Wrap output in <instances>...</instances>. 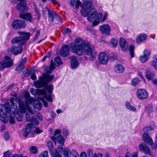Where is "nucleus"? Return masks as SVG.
I'll return each instance as SVG.
<instances>
[{
  "instance_id": "obj_36",
  "label": "nucleus",
  "mask_w": 157,
  "mask_h": 157,
  "mask_svg": "<svg viewBox=\"0 0 157 157\" xmlns=\"http://www.w3.org/2000/svg\"><path fill=\"white\" fill-rule=\"evenodd\" d=\"M70 150L68 148H65L64 151L63 152L64 157H70Z\"/></svg>"
},
{
  "instance_id": "obj_19",
  "label": "nucleus",
  "mask_w": 157,
  "mask_h": 157,
  "mask_svg": "<svg viewBox=\"0 0 157 157\" xmlns=\"http://www.w3.org/2000/svg\"><path fill=\"white\" fill-rule=\"evenodd\" d=\"M119 44L122 51L125 52L128 50V45L125 39L121 38L120 39Z\"/></svg>"
},
{
  "instance_id": "obj_38",
  "label": "nucleus",
  "mask_w": 157,
  "mask_h": 157,
  "mask_svg": "<svg viewBox=\"0 0 157 157\" xmlns=\"http://www.w3.org/2000/svg\"><path fill=\"white\" fill-rule=\"evenodd\" d=\"M134 47L132 45H130L129 46V51L131 57L133 58L134 57Z\"/></svg>"
},
{
  "instance_id": "obj_22",
  "label": "nucleus",
  "mask_w": 157,
  "mask_h": 157,
  "mask_svg": "<svg viewBox=\"0 0 157 157\" xmlns=\"http://www.w3.org/2000/svg\"><path fill=\"white\" fill-rule=\"evenodd\" d=\"M84 50L83 51L84 53L87 55H90L92 52H93V50L91 47L88 44L86 43L84 40V43H83Z\"/></svg>"
},
{
  "instance_id": "obj_63",
  "label": "nucleus",
  "mask_w": 157,
  "mask_h": 157,
  "mask_svg": "<svg viewBox=\"0 0 157 157\" xmlns=\"http://www.w3.org/2000/svg\"><path fill=\"white\" fill-rule=\"evenodd\" d=\"M27 60V59L26 57L24 58L21 61L20 64L22 66H24V64L26 63Z\"/></svg>"
},
{
  "instance_id": "obj_39",
  "label": "nucleus",
  "mask_w": 157,
  "mask_h": 157,
  "mask_svg": "<svg viewBox=\"0 0 157 157\" xmlns=\"http://www.w3.org/2000/svg\"><path fill=\"white\" fill-rule=\"evenodd\" d=\"M110 43L113 47L115 48L118 44V40L115 38H112L111 39Z\"/></svg>"
},
{
  "instance_id": "obj_52",
  "label": "nucleus",
  "mask_w": 157,
  "mask_h": 157,
  "mask_svg": "<svg viewBox=\"0 0 157 157\" xmlns=\"http://www.w3.org/2000/svg\"><path fill=\"white\" fill-rule=\"evenodd\" d=\"M3 155L4 157H11V154L9 150L4 152Z\"/></svg>"
},
{
  "instance_id": "obj_49",
  "label": "nucleus",
  "mask_w": 157,
  "mask_h": 157,
  "mask_svg": "<svg viewBox=\"0 0 157 157\" xmlns=\"http://www.w3.org/2000/svg\"><path fill=\"white\" fill-rule=\"evenodd\" d=\"M30 150L31 153L34 154H36L37 152L36 147L34 146H32L30 148Z\"/></svg>"
},
{
  "instance_id": "obj_33",
  "label": "nucleus",
  "mask_w": 157,
  "mask_h": 157,
  "mask_svg": "<svg viewBox=\"0 0 157 157\" xmlns=\"http://www.w3.org/2000/svg\"><path fill=\"white\" fill-rule=\"evenodd\" d=\"M125 108L129 110L135 111L136 110V108L132 106H131L130 103L128 102L127 101L126 102L125 104Z\"/></svg>"
},
{
  "instance_id": "obj_48",
  "label": "nucleus",
  "mask_w": 157,
  "mask_h": 157,
  "mask_svg": "<svg viewBox=\"0 0 157 157\" xmlns=\"http://www.w3.org/2000/svg\"><path fill=\"white\" fill-rule=\"evenodd\" d=\"M39 157H48V151H45L41 152Z\"/></svg>"
},
{
  "instance_id": "obj_15",
  "label": "nucleus",
  "mask_w": 157,
  "mask_h": 157,
  "mask_svg": "<svg viewBox=\"0 0 157 157\" xmlns=\"http://www.w3.org/2000/svg\"><path fill=\"white\" fill-rule=\"evenodd\" d=\"M16 8L17 10L20 12V13H23V12L27 11L25 1L20 2L17 5Z\"/></svg>"
},
{
  "instance_id": "obj_32",
  "label": "nucleus",
  "mask_w": 157,
  "mask_h": 157,
  "mask_svg": "<svg viewBox=\"0 0 157 157\" xmlns=\"http://www.w3.org/2000/svg\"><path fill=\"white\" fill-rule=\"evenodd\" d=\"M55 65L56 67H59L63 64V62L59 56H57L54 59Z\"/></svg>"
},
{
  "instance_id": "obj_35",
  "label": "nucleus",
  "mask_w": 157,
  "mask_h": 157,
  "mask_svg": "<svg viewBox=\"0 0 157 157\" xmlns=\"http://www.w3.org/2000/svg\"><path fill=\"white\" fill-rule=\"evenodd\" d=\"M140 83V81L138 78H133L131 81V84L132 86H136L139 85Z\"/></svg>"
},
{
  "instance_id": "obj_24",
  "label": "nucleus",
  "mask_w": 157,
  "mask_h": 157,
  "mask_svg": "<svg viewBox=\"0 0 157 157\" xmlns=\"http://www.w3.org/2000/svg\"><path fill=\"white\" fill-rule=\"evenodd\" d=\"M145 77L148 80L150 81L152 80L155 77V74L149 69H147L145 71Z\"/></svg>"
},
{
  "instance_id": "obj_12",
  "label": "nucleus",
  "mask_w": 157,
  "mask_h": 157,
  "mask_svg": "<svg viewBox=\"0 0 157 157\" xmlns=\"http://www.w3.org/2000/svg\"><path fill=\"white\" fill-rule=\"evenodd\" d=\"M151 52L150 49H145L143 52L144 55L140 57V60L143 63L147 62L149 59Z\"/></svg>"
},
{
  "instance_id": "obj_57",
  "label": "nucleus",
  "mask_w": 157,
  "mask_h": 157,
  "mask_svg": "<svg viewBox=\"0 0 157 157\" xmlns=\"http://www.w3.org/2000/svg\"><path fill=\"white\" fill-rule=\"evenodd\" d=\"M25 117H26V120L27 121H31V119L29 116V113H25Z\"/></svg>"
},
{
  "instance_id": "obj_31",
  "label": "nucleus",
  "mask_w": 157,
  "mask_h": 157,
  "mask_svg": "<svg viewBox=\"0 0 157 157\" xmlns=\"http://www.w3.org/2000/svg\"><path fill=\"white\" fill-rule=\"evenodd\" d=\"M57 141L58 143L63 145L65 141V139L63 136L59 135L57 136Z\"/></svg>"
},
{
  "instance_id": "obj_2",
  "label": "nucleus",
  "mask_w": 157,
  "mask_h": 157,
  "mask_svg": "<svg viewBox=\"0 0 157 157\" xmlns=\"http://www.w3.org/2000/svg\"><path fill=\"white\" fill-rule=\"evenodd\" d=\"M53 70L48 68L46 70V73L39 77V79L34 82L35 86L37 88H41L47 86L48 83L51 82L54 78V75H50Z\"/></svg>"
},
{
  "instance_id": "obj_59",
  "label": "nucleus",
  "mask_w": 157,
  "mask_h": 157,
  "mask_svg": "<svg viewBox=\"0 0 157 157\" xmlns=\"http://www.w3.org/2000/svg\"><path fill=\"white\" fill-rule=\"evenodd\" d=\"M61 131L59 129H56L55 130L54 135L56 136L57 135L59 134L60 135L61 134Z\"/></svg>"
},
{
  "instance_id": "obj_50",
  "label": "nucleus",
  "mask_w": 157,
  "mask_h": 157,
  "mask_svg": "<svg viewBox=\"0 0 157 157\" xmlns=\"http://www.w3.org/2000/svg\"><path fill=\"white\" fill-rule=\"evenodd\" d=\"M71 33V30L69 28H67L64 30L63 32V35H65L66 34H69Z\"/></svg>"
},
{
  "instance_id": "obj_51",
  "label": "nucleus",
  "mask_w": 157,
  "mask_h": 157,
  "mask_svg": "<svg viewBox=\"0 0 157 157\" xmlns=\"http://www.w3.org/2000/svg\"><path fill=\"white\" fill-rule=\"evenodd\" d=\"M102 14L101 13H98V14L96 13V18L99 20L100 21L102 18Z\"/></svg>"
},
{
  "instance_id": "obj_53",
  "label": "nucleus",
  "mask_w": 157,
  "mask_h": 157,
  "mask_svg": "<svg viewBox=\"0 0 157 157\" xmlns=\"http://www.w3.org/2000/svg\"><path fill=\"white\" fill-rule=\"evenodd\" d=\"M117 57L116 56L113 54H111L110 56V60L111 62H113L116 59Z\"/></svg>"
},
{
  "instance_id": "obj_18",
  "label": "nucleus",
  "mask_w": 157,
  "mask_h": 157,
  "mask_svg": "<svg viewBox=\"0 0 157 157\" xmlns=\"http://www.w3.org/2000/svg\"><path fill=\"white\" fill-rule=\"evenodd\" d=\"M34 125L33 123L30 122L27 124L23 133V136L25 137H26L30 132L32 128H34Z\"/></svg>"
},
{
  "instance_id": "obj_20",
  "label": "nucleus",
  "mask_w": 157,
  "mask_h": 157,
  "mask_svg": "<svg viewBox=\"0 0 157 157\" xmlns=\"http://www.w3.org/2000/svg\"><path fill=\"white\" fill-rule=\"evenodd\" d=\"M71 61V67L73 69L76 68L78 66L79 62L77 60L76 57L75 56H72L70 57Z\"/></svg>"
},
{
  "instance_id": "obj_54",
  "label": "nucleus",
  "mask_w": 157,
  "mask_h": 157,
  "mask_svg": "<svg viewBox=\"0 0 157 157\" xmlns=\"http://www.w3.org/2000/svg\"><path fill=\"white\" fill-rule=\"evenodd\" d=\"M62 132L63 134L65 137L68 136L69 133V131L65 129H63Z\"/></svg>"
},
{
  "instance_id": "obj_16",
  "label": "nucleus",
  "mask_w": 157,
  "mask_h": 157,
  "mask_svg": "<svg viewBox=\"0 0 157 157\" xmlns=\"http://www.w3.org/2000/svg\"><path fill=\"white\" fill-rule=\"evenodd\" d=\"M139 148L141 152L145 154L150 155L151 154L150 150L148 146L145 143H142L139 145Z\"/></svg>"
},
{
  "instance_id": "obj_11",
  "label": "nucleus",
  "mask_w": 157,
  "mask_h": 157,
  "mask_svg": "<svg viewBox=\"0 0 157 157\" xmlns=\"http://www.w3.org/2000/svg\"><path fill=\"white\" fill-rule=\"evenodd\" d=\"M136 94L138 98L142 100L146 99L148 97L149 95L147 90L143 89L138 90L136 92Z\"/></svg>"
},
{
  "instance_id": "obj_5",
  "label": "nucleus",
  "mask_w": 157,
  "mask_h": 157,
  "mask_svg": "<svg viewBox=\"0 0 157 157\" xmlns=\"http://www.w3.org/2000/svg\"><path fill=\"white\" fill-rule=\"evenodd\" d=\"M20 36L16 37L12 39L11 43L12 44L17 43L18 44L22 45L24 44L26 40L29 39L30 37V34L28 33L22 32L21 31L18 32Z\"/></svg>"
},
{
  "instance_id": "obj_43",
  "label": "nucleus",
  "mask_w": 157,
  "mask_h": 157,
  "mask_svg": "<svg viewBox=\"0 0 157 157\" xmlns=\"http://www.w3.org/2000/svg\"><path fill=\"white\" fill-rule=\"evenodd\" d=\"M25 68L24 66H22L19 64L15 68V71H19V72H21Z\"/></svg>"
},
{
  "instance_id": "obj_60",
  "label": "nucleus",
  "mask_w": 157,
  "mask_h": 157,
  "mask_svg": "<svg viewBox=\"0 0 157 157\" xmlns=\"http://www.w3.org/2000/svg\"><path fill=\"white\" fill-rule=\"evenodd\" d=\"M36 116L39 120L40 121H42L43 120L42 115L40 113H37L36 114Z\"/></svg>"
},
{
  "instance_id": "obj_21",
  "label": "nucleus",
  "mask_w": 157,
  "mask_h": 157,
  "mask_svg": "<svg viewBox=\"0 0 157 157\" xmlns=\"http://www.w3.org/2000/svg\"><path fill=\"white\" fill-rule=\"evenodd\" d=\"M20 17L22 19L31 22L32 21V16L30 13H20L19 14Z\"/></svg>"
},
{
  "instance_id": "obj_30",
  "label": "nucleus",
  "mask_w": 157,
  "mask_h": 157,
  "mask_svg": "<svg viewBox=\"0 0 157 157\" xmlns=\"http://www.w3.org/2000/svg\"><path fill=\"white\" fill-rule=\"evenodd\" d=\"M88 155L89 157H103V155L101 153H99L98 155L96 153L94 154L93 156V153L92 150L91 149H88L87 150Z\"/></svg>"
},
{
  "instance_id": "obj_28",
  "label": "nucleus",
  "mask_w": 157,
  "mask_h": 157,
  "mask_svg": "<svg viewBox=\"0 0 157 157\" xmlns=\"http://www.w3.org/2000/svg\"><path fill=\"white\" fill-rule=\"evenodd\" d=\"M97 10L95 8H93L90 10L89 17L87 19L89 21H91L90 19H92L94 18L95 16L97 13Z\"/></svg>"
},
{
  "instance_id": "obj_23",
  "label": "nucleus",
  "mask_w": 157,
  "mask_h": 157,
  "mask_svg": "<svg viewBox=\"0 0 157 157\" xmlns=\"http://www.w3.org/2000/svg\"><path fill=\"white\" fill-rule=\"evenodd\" d=\"M46 9L48 11V14L49 21H53L54 17H55L57 13L53 10H50L48 7H46Z\"/></svg>"
},
{
  "instance_id": "obj_13",
  "label": "nucleus",
  "mask_w": 157,
  "mask_h": 157,
  "mask_svg": "<svg viewBox=\"0 0 157 157\" xmlns=\"http://www.w3.org/2000/svg\"><path fill=\"white\" fill-rule=\"evenodd\" d=\"M99 29L102 34L105 35H109L111 30L110 26L108 24H105L99 27Z\"/></svg>"
},
{
  "instance_id": "obj_46",
  "label": "nucleus",
  "mask_w": 157,
  "mask_h": 157,
  "mask_svg": "<svg viewBox=\"0 0 157 157\" xmlns=\"http://www.w3.org/2000/svg\"><path fill=\"white\" fill-rule=\"evenodd\" d=\"M70 154L73 157H78L79 154L75 150H72L70 151Z\"/></svg>"
},
{
  "instance_id": "obj_25",
  "label": "nucleus",
  "mask_w": 157,
  "mask_h": 157,
  "mask_svg": "<svg viewBox=\"0 0 157 157\" xmlns=\"http://www.w3.org/2000/svg\"><path fill=\"white\" fill-rule=\"evenodd\" d=\"M142 138L144 141L147 144H151L153 143L152 140L148 133H144Z\"/></svg>"
},
{
  "instance_id": "obj_27",
  "label": "nucleus",
  "mask_w": 157,
  "mask_h": 157,
  "mask_svg": "<svg viewBox=\"0 0 157 157\" xmlns=\"http://www.w3.org/2000/svg\"><path fill=\"white\" fill-rule=\"evenodd\" d=\"M114 71L117 73H122L124 71V67L121 64H117L113 68Z\"/></svg>"
},
{
  "instance_id": "obj_56",
  "label": "nucleus",
  "mask_w": 157,
  "mask_h": 157,
  "mask_svg": "<svg viewBox=\"0 0 157 157\" xmlns=\"http://www.w3.org/2000/svg\"><path fill=\"white\" fill-rule=\"evenodd\" d=\"M36 106L38 110H40L41 109L42 107V105L41 103L39 102L36 105Z\"/></svg>"
},
{
  "instance_id": "obj_47",
  "label": "nucleus",
  "mask_w": 157,
  "mask_h": 157,
  "mask_svg": "<svg viewBox=\"0 0 157 157\" xmlns=\"http://www.w3.org/2000/svg\"><path fill=\"white\" fill-rule=\"evenodd\" d=\"M144 133H149L150 131L152 130V128L151 127H145L144 128Z\"/></svg>"
},
{
  "instance_id": "obj_41",
  "label": "nucleus",
  "mask_w": 157,
  "mask_h": 157,
  "mask_svg": "<svg viewBox=\"0 0 157 157\" xmlns=\"http://www.w3.org/2000/svg\"><path fill=\"white\" fill-rule=\"evenodd\" d=\"M86 30L89 31L90 33L93 36H95L96 35V30L94 29H90L88 27H86Z\"/></svg>"
},
{
  "instance_id": "obj_40",
  "label": "nucleus",
  "mask_w": 157,
  "mask_h": 157,
  "mask_svg": "<svg viewBox=\"0 0 157 157\" xmlns=\"http://www.w3.org/2000/svg\"><path fill=\"white\" fill-rule=\"evenodd\" d=\"M31 101L30 100H25V104L27 107L28 108V110L29 112L32 114H34L33 112L31 111L29 107V105L31 103Z\"/></svg>"
},
{
  "instance_id": "obj_44",
  "label": "nucleus",
  "mask_w": 157,
  "mask_h": 157,
  "mask_svg": "<svg viewBox=\"0 0 157 157\" xmlns=\"http://www.w3.org/2000/svg\"><path fill=\"white\" fill-rule=\"evenodd\" d=\"M31 121L32 123L34 122L35 124L36 125H38L39 124L38 121L34 116L32 117L31 119Z\"/></svg>"
},
{
  "instance_id": "obj_6",
  "label": "nucleus",
  "mask_w": 157,
  "mask_h": 157,
  "mask_svg": "<svg viewBox=\"0 0 157 157\" xmlns=\"http://www.w3.org/2000/svg\"><path fill=\"white\" fill-rule=\"evenodd\" d=\"M1 106L2 108L0 109V115L1 117L0 119L4 123H6V121L5 118L7 117V113H10L11 111L10 104L9 102H6Z\"/></svg>"
},
{
  "instance_id": "obj_8",
  "label": "nucleus",
  "mask_w": 157,
  "mask_h": 157,
  "mask_svg": "<svg viewBox=\"0 0 157 157\" xmlns=\"http://www.w3.org/2000/svg\"><path fill=\"white\" fill-rule=\"evenodd\" d=\"M13 64L12 59L8 56H6L4 59L0 63V69L2 70L5 68L11 67Z\"/></svg>"
},
{
  "instance_id": "obj_14",
  "label": "nucleus",
  "mask_w": 157,
  "mask_h": 157,
  "mask_svg": "<svg viewBox=\"0 0 157 157\" xmlns=\"http://www.w3.org/2000/svg\"><path fill=\"white\" fill-rule=\"evenodd\" d=\"M69 45L68 44H64L61 48L60 54L61 56L65 57L69 55Z\"/></svg>"
},
{
  "instance_id": "obj_1",
  "label": "nucleus",
  "mask_w": 157,
  "mask_h": 157,
  "mask_svg": "<svg viewBox=\"0 0 157 157\" xmlns=\"http://www.w3.org/2000/svg\"><path fill=\"white\" fill-rule=\"evenodd\" d=\"M18 102L19 104V112L21 113H24L25 111V108L24 101L20 98H11L10 101L11 104L10 106L11 109V111L10 112V123L13 124L15 123L14 117L17 111V106L14 101Z\"/></svg>"
},
{
  "instance_id": "obj_42",
  "label": "nucleus",
  "mask_w": 157,
  "mask_h": 157,
  "mask_svg": "<svg viewBox=\"0 0 157 157\" xmlns=\"http://www.w3.org/2000/svg\"><path fill=\"white\" fill-rule=\"evenodd\" d=\"M52 157H62L61 155L57 151L51 153Z\"/></svg>"
},
{
  "instance_id": "obj_45",
  "label": "nucleus",
  "mask_w": 157,
  "mask_h": 157,
  "mask_svg": "<svg viewBox=\"0 0 157 157\" xmlns=\"http://www.w3.org/2000/svg\"><path fill=\"white\" fill-rule=\"evenodd\" d=\"M90 59L91 61H93L95 60L96 57V53L95 52H93L90 55Z\"/></svg>"
},
{
  "instance_id": "obj_17",
  "label": "nucleus",
  "mask_w": 157,
  "mask_h": 157,
  "mask_svg": "<svg viewBox=\"0 0 157 157\" xmlns=\"http://www.w3.org/2000/svg\"><path fill=\"white\" fill-rule=\"evenodd\" d=\"M22 50V47L20 46H13L9 49L10 51L15 55L21 54Z\"/></svg>"
},
{
  "instance_id": "obj_29",
  "label": "nucleus",
  "mask_w": 157,
  "mask_h": 157,
  "mask_svg": "<svg viewBox=\"0 0 157 157\" xmlns=\"http://www.w3.org/2000/svg\"><path fill=\"white\" fill-rule=\"evenodd\" d=\"M70 4L71 6L72 7L75 6V7L76 9H78L82 4L79 0H71Z\"/></svg>"
},
{
  "instance_id": "obj_7",
  "label": "nucleus",
  "mask_w": 157,
  "mask_h": 157,
  "mask_svg": "<svg viewBox=\"0 0 157 157\" xmlns=\"http://www.w3.org/2000/svg\"><path fill=\"white\" fill-rule=\"evenodd\" d=\"M83 3L80 6L82 9L80 11L82 15L84 17H88L89 12V9L92 6V0H83Z\"/></svg>"
},
{
  "instance_id": "obj_34",
  "label": "nucleus",
  "mask_w": 157,
  "mask_h": 157,
  "mask_svg": "<svg viewBox=\"0 0 157 157\" xmlns=\"http://www.w3.org/2000/svg\"><path fill=\"white\" fill-rule=\"evenodd\" d=\"M151 66L155 70H157V57L153 59L151 62Z\"/></svg>"
},
{
  "instance_id": "obj_55",
  "label": "nucleus",
  "mask_w": 157,
  "mask_h": 157,
  "mask_svg": "<svg viewBox=\"0 0 157 157\" xmlns=\"http://www.w3.org/2000/svg\"><path fill=\"white\" fill-rule=\"evenodd\" d=\"M63 145L60 144V145H59L58 147V150L59 152L61 153H62L64 151V150L63 147Z\"/></svg>"
},
{
  "instance_id": "obj_3",
  "label": "nucleus",
  "mask_w": 157,
  "mask_h": 157,
  "mask_svg": "<svg viewBox=\"0 0 157 157\" xmlns=\"http://www.w3.org/2000/svg\"><path fill=\"white\" fill-rule=\"evenodd\" d=\"M44 88L40 90L35 89L32 88L30 89V93L34 95H43V97L47 100L50 102H52V87L51 85H48L44 87Z\"/></svg>"
},
{
  "instance_id": "obj_58",
  "label": "nucleus",
  "mask_w": 157,
  "mask_h": 157,
  "mask_svg": "<svg viewBox=\"0 0 157 157\" xmlns=\"http://www.w3.org/2000/svg\"><path fill=\"white\" fill-rule=\"evenodd\" d=\"M150 145H151V147L152 149H155L157 147V142L155 141L154 144H153V143L152 144Z\"/></svg>"
},
{
  "instance_id": "obj_26",
  "label": "nucleus",
  "mask_w": 157,
  "mask_h": 157,
  "mask_svg": "<svg viewBox=\"0 0 157 157\" xmlns=\"http://www.w3.org/2000/svg\"><path fill=\"white\" fill-rule=\"evenodd\" d=\"M147 37V35L142 33L140 34L136 39V43L138 44H141L143 41L145 40Z\"/></svg>"
},
{
  "instance_id": "obj_9",
  "label": "nucleus",
  "mask_w": 157,
  "mask_h": 157,
  "mask_svg": "<svg viewBox=\"0 0 157 157\" xmlns=\"http://www.w3.org/2000/svg\"><path fill=\"white\" fill-rule=\"evenodd\" d=\"M12 26L14 29L20 30L25 28L26 27V24L23 21L15 20L13 21Z\"/></svg>"
},
{
  "instance_id": "obj_64",
  "label": "nucleus",
  "mask_w": 157,
  "mask_h": 157,
  "mask_svg": "<svg viewBox=\"0 0 157 157\" xmlns=\"http://www.w3.org/2000/svg\"><path fill=\"white\" fill-rule=\"evenodd\" d=\"M80 157H87L86 153L84 151L82 152L80 155Z\"/></svg>"
},
{
  "instance_id": "obj_37",
  "label": "nucleus",
  "mask_w": 157,
  "mask_h": 157,
  "mask_svg": "<svg viewBox=\"0 0 157 157\" xmlns=\"http://www.w3.org/2000/svg\"><path fill=\"white\" fill-rule=\"evenodd\" d=\"M47 146L49 150L50 153H52V150L53 149L54 147L53 144L51 141L49 140L47 142Z\"/></svg>"
},
{
  "instance_id": "obj_4",
  "label": "nucleus",
  "mask_w": 157,
  "mask_h": 157,
  "mask_svg": "<svg viewBox=\"0 0 157 157\" xmlns=\"http://www.w3.org/2000/svg\"><path fill=\"white\" fill-rule=\"evenodd\" d=\"M75 44L71 43L70 44V47L72 52L76 55L81 56L83 54V44L84 40H82L80 38H76L75 41Z\"/></svg>"
},
{
  "instance_id": "obj_62",
  "label": "nucleus",
  "mask_w": 157,
  "mask_h": 157,
  "mask_svg": "<svg viewBox=\"0 0 157 157\" xmlns=\"http://www.w3.org/2000/svg\"><path fill=\"white\" fill-rule=\"evenodd\" d=\"M55 17L58 21H59L60 22H62V18L58 15L57 14V13L56 14V15Z\"/></svg>"
},
{
  "instance_id": "obj_10",
  "label": "nucleus",
  "mask_w": 157,
  "mask_h": 157,
  "mask_svg": "<svg viewBox=\"0 0 157 157\" xmlns=\"http://www.w3.org/2000/svg\"><path fill=\"white\" fill-rule=\"evenodd\" d=\"M99 62L102 64H107L109 60V56L106 53L100 52L98 56Z\"/></svg>"
},
{
  "instance_id": "obj_61",
  "label": "nucleus",
  "mask_w": 157,
  "mask_h": 157,
  "mask_svg": "<svg viewBox=\"0 0 157 157\" xmlns=\"http://www.w3.org/2000/svg\"><path fill=\"white\" fill-rule=\"evenodd\" d=\"M31 78L33 80H35L36 79V77L35 73H33L31 74Z\"/></svg>"
}]
</instances>
